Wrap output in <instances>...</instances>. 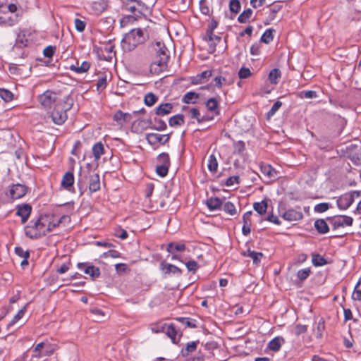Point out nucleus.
I'll return each instance as SVG.
<instances>
[{
	"mask_svg": "<svg viewBox=\"0 0 361 361\" xmlns=\"http://www.w3.org/2000/svg\"><path fill=\"white\" fill-rule=\"evenodd\" d=\"M52 219L53 214L41 216L32 225L25 227V235L32 239H37L45 235L55 228V224Z\"/></svg>",
	"mask_w": 361,
	"mask_h": 361,
	"instance_id": "1",
	"label": "nucleus"
},
{
	"mask_svg": "<svg viewBox=\"0 0 361 361\" xmlns=\"http://www.w3.org/2000/svg\"><path fill=\"white\" fill-rule=\"evenodd\" d=\"M154 49L156 55L150 65V72L159 74L166 68L169 54L167 48L161 42H156Z\"/></svg>",
	"mask_w": 361,
	"mask_h": 361,
	"instance_id": "2",
	"label": "nucleus"
},
{
	"mask_svg": "<svg viewBox=\"0 0 361 361\" xmlns=\"http://www.w3.org/2000/svg\"><path fill=\"white\" fill-rule=\"evenodd\" d=\"M146 38V35L142 29H133L122 39V48L125 51H130L138 44H142Z\"/></svg>",
	"mask_w": 361,
	"mask_h": 361,
	"instance_id": "3",
	"label": "nucleus"
},
{
	"mask_svg": "<svg viewBox=\"0 0 361 361\" xmlns=\"http://www.w3.org/2000/svg\"><path fill=\"white\" fill-rule=\"evenodd\" d=\"M73 106V100L69 97H66V101L63 104L58 103L54 107L53 111L50 112L49 118L56 125L63 124L67 119L66 111Z\"/></svg>",
	"mask_w": 361,
	"mask_h": 361,
	"instance_id": "4",
	"label": "nucleus"
},
{
	"mask_svg": "<svg viewBox=\"0 0 361 361\" xmlns=\"http://www.w3.org/2000/svg\"><path fill=\"white\" fill-rule=\"evenodd\" d=\"M37 100L44 109H48L52 106L54 107L58 103L63 104L66 99H61L59 94L56 92L47 90L38 96Z\"/></svg>",
	"mask_w": 361,
	"mask_h": 361,
	"instance_id": "5",
	"label": "nucleus"
},
{
	"mask_svg": "<svg viewBox=\"0 0 361 361\" xmlns=\"http://www.w3.org/2000/svg\"><path fill=\"white\" fill-rule=\"evenodd\" d=\"M326 220L332 227L333 230H337L340 228L351 226L353 223V219L349 216L336 215L328 217Z\"/></svg>",
	"mask_w": 361,
	"mask_h": 361,
	"instance_id": "6",
	"label": "nucleus"
},
{
	"mask_svg": "<svg viewBox=\"0 0 361 361\" xmlns=\"http://www.w3.org/2000/svg\"><path fill=\"white\" fill-rule=\"evenodd\" d=\"M169 134L148 133L146 135V140L150 145H164L169 142Z\"/></svg>",
	"mask_w": 361,
	"mask_h": 361,
	"instance_id": "7",
	"label": "nucleus"
},
{
	"mask_svg": "<svg viewBox=\"0 0 361 361\" xmlns=\"http://www.w3.org/2000/svg\"><path fill=\"white\" fill-rule=\"evenodd\" d=\"M78 267L79 269L83 271L85 274L89 275L93 280L100 276L99 269L94 266L86 263H78Z\"/></svg>",
	"mask_w": 361,
	"mask_h": 361,
	"instance_id": "8",
	"label": "nucleus"
},
{
	"mask_svg": "<svg viewBox=\"0 0 361 361\" xmlns=\"http://www.w3.org/2000/svg\"><path fill=\"white\" fill-rule=\"evenodd\" d=\"M353 202V194L345 193L337 200V206L340 209H347Z\"/></svg>",
	"mask_w": 361,
	"mask_h": 361,
	"instance_id": "9",
	"label": "nucleus"
},
{
	"mask_svg": "<svg viewBox=\"0 0 361 361\" xmlns=\"http://www.w3.org/2000/svg\"><path fill=\"white\" fill-rule=\"evenodd\" d=\"M348 149L350 159L356 164H361V146L350 145Z\"/></svg>",
	"mask_w": 361,
	"mask_h": 361,
	"instance_id": "10",
	"label": "nucleus"
},
{
	"mask_svg": "<svg viewBox=\"0 0 361 361\" xmlns=\"http://www.w3.org/2000/svg\"><path fill=\"white\" fill-rule=\"evenodd\" d=\"M10 195L11 198L17 200L23 197L27 192V188L22 184L13 185L10 189Z\"/></svg>",
	"mask_w": 361,
	"mask_h": 361,
	"instance_id": "11",
	"label": "nucleus"
},
{
	"mask_svg": "<svg viewBox=\"0 0 361 361\" xmlns=\"http://www.w3.org/2000/svg\"><path fill=\"white\" fill-rule=\"evenodd\" d=\"M31 211L32 207L28 204H24L17 207L16 215L21 217L22 224H25L27 221Z\"/></svg>",
	"mask_w": 361,
	"mask_h": 361,
	"instance_id": "12",
	"label": "nucleus"
},
{
	"mask_svg": "<svg viewBox=\"0 0 361 361\" xmlns=\"http://www.w3.org/2000/svg\"><path fill=\"white\" fill-rule=\"evenodd\" d=\"M282 217L286 221H294L302 219L303 217V214L299 210L290 209L283 214Z\"/></svg>",
	"mask_w": 361,
	"mask_h": 361,
	"instance_id": "13",
	"label": "nucleus"
},
{
	"mask_svg": "<svg viewBox=\"0 0 361 361\" xmlns=\"http://www.w3.org/2000/svg\"><path fill=\"white\" fill-rule=\"evenodd\" d=\"M173 104L171 103H163L159 104L155 109V114L157 116H164L171 113Z\"/></svg>",
	"mask_w": 361,
	"mask_h": 361,
	"instance_id": "14",
	"label": "nucleus"
},
{
	"mask_svg": "<svg viewBox=\"0 0 361 361\" xmlns=\"http://www.w3.org/2000/svg\"><path fill=\"white\" fill-rule=\"evenodd\" d=\"M160 266H161V271H163V273L165 275H169L170 274H181V270L178 267H176L175 265L165 263V262H161Z\"/></svg>",
	"mask_w": 361,
	"mask_h": 361,
	"instance_id": "15",
	"label": "nucleus"
},
{
	"mask_svg": "<svg viewBox=\"0 0 361 361\" xmlns=\"http://www.w3.org/2000/svg\"><path fill=\"white\" fill-rule=\"evenodd\" d=\"M260 171L264 176H266L270 179L276 178V176H277L276 171L271 165L262 164L260 166Z\"/></svg>",
	"mask_w": 361,
	"mask_h": 361,
	"instance_id": "16",
	"label": "nucleus"
},
{
	"mask_svg": "<svg viewBox=\"0 0 361 361\" xmlns=\"http://www.w3.org/2000/svg\"><path fill=\"white\" fill-rule=\"evenodd\" d=\"M89 190L90 192H97L100 189L99 176L97 173L90 175Z\"/></svg>",
	"mask_w": 361,
	"mask_h": 361,
	"instance_id": "17",
	"label": "nucleus"
},
{
	"mask_svg": "<svg viewBox=\"0 0 361 361\" xmlns=\"http://www.w3.org/2000/svg\"><path fill=\"white\" fill-rule=\"evenodd\" d=\"M164 333L171 339L173 343H177L179 341L180 336L178 335V331L173 324L167 325Z\"/></svg>",
	"mask_w": 361,
	"mask_h": 361,
	"instance_id": "18",
	"label": "nucleus"
},
{
	"mask_svg": "<svg viewBox=\"0 0 361 361\" xmlns=\"http://www.w3.org/2000/svg\"><path fill=\"white\" fill-rule=\"evenodd\" d=\"M107 2L104 0L95 1L92 4V9L96 15L101 14L107 8Z\"/></svg>",
	"mask_w": 361,
	"mask_h": 361,
	"instance_id": "19",
	"label": "nucleus"
},
{
	"mask_svg": "<svg viewBox=\"0 0 361 361\" xmlns=\"http://www.w3.org/2000/svg\"><path fill=\"white\" fill-rule=\"evenodd\" d=\"M74 183V176L72 172H66L61 180V186L66 189L69 190L71 187H72L73 184Z\"/></svg>",
	"mask_w": 361,
	"mask_h": 361,
	"instance_id": "20",
	"label": "nucleus"
},
{
	"mask_svg": "<svg viewBox=\"0 0 361 361\" xmlns=\"http://www.w3.org/2000/svg\"><path fill=\"white\" fill-rule=\"evenodd\" d=\"M314 227L317 232L320 234L326 233L329 231V227L327 222L322 219H319L315 221Z\"/></svg>",
	"mask_w": 361,
	"mask_h": 361,
	"instance_id": "21",
	"label": "nucleus"
},
{
	"mask_svg": "<svg viewBox=\"0 0 361 361\" xmlns=\"http://www.w3.org/2000/svg\"><path fill=\"white\" fill-rule=\"evenodd\" d=\"M151 123V120H148L147 121L142 119L137 120L133 122L132 128L135 132H138L140 130H144L147 128H150Z\"/></svg>",
	"mask_w": 361,
	"mask_h": 361,
	"instance_id": "22",
	"label": "nucleus"
},
{
	"mask_svg": "<svg viewBox=\"0 0 361 361\" xmlns=\"http://www.w3.org/2000/svg\"><path fill=\"white\" fill-rule=\"evenodd\" d=\"M207 206L211 211L219 209L222 205V201L219 197H210L207 200Z\"/></svg>",
	"mask_w": 361,
	"mask_h": 361,
	"instance_id": "23",
	"label": "nucleus"
},
{
	"mask_svg": "<svg viewBox=\"0 0 361 361\" xmlns=\"http://www.w3.org/2000/svg\"><path fill=\"white\" fill-rule=\"evenodd\" d=\"M169 124L171 127H178L184 124V116L177 114L169 118Z\"/></svg>",
	"mask_w": 361,
	"mask_h": 361,
	"instance_id": "24",
	"label": "nucleus"
},
{
	"mask_svg": "<svg viewBox=\"0 0 361 361\" xmlns=\"http://www.w3.org/2000/svg\"><path fill=\"white\" fill-rule=\"evenodd\" d=\"M132 118V116L128 113H123L121 111H118L115 113L114 116V119L117 122H121L123 121L124 122H130Z\"/></svg>",
	"mask_w": 361,
	"mask_h": 361,
	"instance_id": "25",
	"label": "nucleus"
},
{
	"mask_svg": "<svg viewBox=\"0 0 361 361\" xmlns=\"http://www.w3.org/2000/svg\"><path fill=\"white\" fill-rule=\"evenodd\" d=\"M198 343V341L188 343L185 348L181 350L183 356L185 357L188 356L190 353H193L197 349Z\"/></svg>",
	"mask_w": 361,
	"mask_h": 361,
	"instance_id": "26",
	"label": "nucleus"
},
{
	"mask_svg": "<svg viewBox=\"0 0 361 361\" xmlns=\"http://www.w3.org/2000/svg\"><path fill=\"white\" fill-rule=\"evenodd\" d=\"M90 64L87 61H84L80 64V66H78V64L76 66L71 65L70 66V69L76 73H82L87 72L90 69Z\"/></svg>",
	"mask_w": 361,
	"mask_h": 361,
	"instance_id": "27",
	"label": "nucleus"
},
{
	"mask_svg": "<svg viewBox=\"0 0 361 361\" xmlns=\"http://www.w3.org/2000/svg\"><path fill=\"white\" fill-rule=\"evenodd\" d=\"M198 98V94L194 92H188L183 96L182 102L185 104H195Z\"/></svg>",
	"mask_w": 361,
	"mask_h": 361,
	"instance_id": "28",
	"label": "nucleus"
},
{
	"mask_svg": "<svg viewBox=\"0 0 361 361\" xmlns=\"http://www.w3.org/2000/svg\"><path fill=\"white\" fill-rule=\"evenodd\" d=\"M92 153L95 160H99L104 154V146L101 142H97L92 147Z\"/></svg>",
	"mask_w": 361,
	"mask_h": 361,
	"instance_id": "29",
	"label": "nucleus"
},
{
	"mask_svg": "<svg viewBox=\"0 0 361 361\" xmlns=\"http://www.w3.org/2000/svg\"><path fill=\"white\" fill-rule=\"evenodd\" d=\"M282 341H283V339L282 338L276 337L269 343L268 347L270 350L273 351H279L281 347Z\"/></svg>",
	"mask_w": 361,
	"mask_h": 361,
	"instance_id": "30",
	"label": "nucleus"
},
{
	"mask_svg": "<svg viewBox=\"0 0 361 361\" xmlns=\"http://www.w3.org/2000/svg\"><path fill=\"white\" fill-rule=\"evenodd\" d=\"M281 76V71L278 68H274L271 70L269 74V80L271 84H277L279 78Z\"/></svg>",
	"mask_w": 361,
	"mask_h": 361,
	"instance_id": "31",
	"label": "nucleus"
},
{
	"mask_svg": "<svg viewBox=\"0 0 361 361\" xmlns=\"http://www.w3.org/2000/svg\"><path fill=\"white\" fill-rule=\"evenodd\" d=\"M190 116L192 118H195L198 123H202L204 121H209V120H212L213 118V117H205V116H202V117H200V111L197 109L196 108H192L190 110Z\"/></svg>",
	"mask_w": 361,
	"mask_h": 361,
	"instance_id": "32",
	"label": "nucleus"
},
{
	"mask_svg": "<svg viewBox=\"0 0 361 361\" xmlns=\"http://www.w3.org/2000/svg\"><path fill=\"white\" fill-rule=\"evenodd\" d=\"M167 324L166 323L159 322L150 325V329L152 332L158 334L165 332Z\"/></svg>",
	"mask_w": 361,
	"mask_h": 361,
	"instance_id": "33",
	"label": "nucleus"
},
{
	"mask_svg": "<svg viewBox=\"0 0 361 361\" xmlns=\"http://www.w3.org/2000/svg\"><path fill=\"white\" fill-rule=\"evenodd\" d=\"M267 203L265 200H262L260 202H255L253 204L254 209L259 214H264L266 213L267 209Z\"/></svg>",
	"mask_w": 361,
	"mask_h": 361,
	"instance_id": "34",
	"label": "nucleus"
},
{
	"mask_svg": "<svg viewBox=\"0 0 361 361\" xmlns=\"http://www.w3.org/2000/svg\"><path fill=\"white\" fill-rule=\"evenodd\" d=\"M312 262L315 267H321L327 264L326 259L319 254H313Z\"/></svg>",
	"mask_w": 361,
	"mask_h": 361,
	"instance_id": "35",
	"label": "nucleus"
},
{
	"mask_svg": "<svg viewBox=\"0 0 361 361\" xmlns=\"http://www.w3.org/2000/svg\"><path fill=\"white\" fill-rule=\"evenodd\" d=\"M167 251L173 253L175 251L182 252L185 250V245L181 243H171L167 245Z\"/></svg>",
	"mask_w": 361,
	"mask_h": 361,
	"instance_id": "36",
	"label": "nucleus"
},
{
	"mask_svg": "<svg viewBox=\"0 0 361 361\" xmlns=\"http://www.w3.org/2000/svg\"><path fill=\"white\" fill-rule=\"evenodd\" d=\"M206 106L209 111L215 113V114H219L218 102L216 99L210 98L208 99L206 103Z\"/></svg>",
	"mask_w": 361,
	"mask_h": 361,
	"instance_id": "37",
	"label": "nucleus"
},
{
	"mask_svg": "<svg viewBox=\"0 0 361 361\" xmlns=\"http://www.w3.org/2000/svg\"><path fill=\"white\" fill-rule=\"evenodd\" d=\"M53 223L55 224V228L58 226L60 224H68L71 221V218L68 215H63L61 217H59L54 214H53Z\"/></svg>",
	"mask_w": 361,
	"mask_h": 361,
	"instance_id": "38",
	"label": "nucleus"
},
{
	"mask_svg": "<svg viewBox=\"0 0 361 361\" xmlns=\"http://www.w3.org/2000/svg\"><path fill=\"white\" fill-rule=\"evenodd\" d=\"M157 97L152 92L147 93L144 98L145 105L148 106H153L157 101Z\"/></svg>",
	"mask_w": 361,
	"mask_h": 361,
	"instance_id": "39",
	"label": "nucleus"
},
{
	"mask_svg": "<svg viewBox=\"0 0 361 361\" xmlns=\"http://www.w3.org/2000/svg\"><path fill=\"white\" fill-rule=\"evenodd\" d=\"M208 169L211 172H216L218 169V162L214 155L212 154L209 156L208 159Z\"/></svg>",
	"mask_w": 361,
	"mask_h": 361,
	"instance_id": "40",
	"label": "nucleus"
},
{
	"mask_svg": "<svg viewBox=\"0 0 361 361\" xmlns=\"http://www.w3.org/2000/svg\"><path fill=\"white\" fill-rule=\"evenodd\" d=\"M244 255L250 257L255 264H258L261 260L262 253L248 250L247 253H244Z\"/></svg>",
	"mask_w": 361,
	"mask_h": 361,
	"instance_id": "41",
	"label": "nucleus"
},
{
	"mask_svg": "<svg viewBox=\"0 0 361 361\" xmlns=\"http://www.w3.org/2000/svg\"><path fill=\"white\" fill-rule=\"evenodd\" d=\"M252 11L250 8L245 10L238 18V20L241 23H247L251 18Z\"/></svg>",
	"mask_w": 361,
	"mask_h": 361,
	"instance_id": "42",
	"label": "nucleus"
},
{
	"mask_svg": "<svg viewBox=\"0 0 361 361\" xmlns=\"http://www.w3.org/2000/svg\"><path fill=\"white\" fill-rule=\"evenodd\" d=\"M273 32L272 29L267 30L261 37V42L265 44L270 43L274 39Z\"/></svg>",
	"mask_w": 361,
	"mask_h": 361,
	"instance_id": "43",
	"label": "nucleus"
},
{
	"mask_svg": "<svg viewBox=\"0 0 361 361\" xmlns=\"http://www.w3.org/2000/svg\"><path fill=\"white\" fill-rule=\"evenodd\" d=\"M0 97L6 102H9L13 100V93L6 89L0 88Z\"/></svg>",
	"mask_w": 361,
	"mask_h": 361,
	"instance_id": "44",
	"label": "nucleus"
},
{
	"mask_svg": "<svg viewBox=\"0 0 361 361\" xmlns=\"http://www.w3.org/2000/svg\"><path fill=\"white\" fill-rule=\"evenodd\" d=\"M157 161L160 165H165V166L169 167L170 159L167 153H161L157 157Z\"/></svg>",
	"mask_w": 361,
	"mask_h": 361,
	"instance_id": "45",
	"label": "nucleus"
},
{
	"mask_svg": "<svg viewBox=\"0 0 361 361\" xmlns=\"http://www.w3.org/2000/svg\"><path fill=\"white\" fill-rule=\"evenodd\" d=\"M307 331V326L298 324L293 329L292 333L296 336H298L300 334L305 333Z\"/></svg>",
	"mask_w": 361,
	"mask_h": 361,
	"instance_id": "46",
	"label": "nucleus"
},
{
	"mask_svg": "<svg viewBox=\"0 0 361 361\" xmlns=\"http://www.w3.org/2000/svg\"><path fill=\"white\" fill-rule=\"evenodd\" d=\"M300 98L312 99L318 97L317 92L313 90L302 91L298 93Z\"/></svg>",
	"mask_w": 361,
	"mask_h": 361,
	"instance_id": "47",
	"label": "nucleus"
},
{
	"mask_svg": "<svg viewBox=\"0 0 361 361\" xmlns=\"http://www.w3.org/2000/svg\"><path fill=\"white\" fill-rule=\"evenodd\" d=\"M352 298L353 300H360L361 301V279L356 284L354 291L352 295Z\"/></svg>",
	"mask_w": 361,
	"mask_h": 361,
	"instance_id": "48",
	"label": "nucleus"
},
{
	"mask_svg": "<svg viewBox=\"0 0 361 361\" xmlns=\"http://www.w3.org/2000/svg\"><path fill=\"white\" fill-rule=\"evenodd\" d=\"M325 329V324H324V321L321 319L318 323H317V329H316V337L317 338H321L323 336V332Z\"/></svg>",
	"mask_w": 361,
	"mask_h": 361,
	"instance_id": "49",
	"label": "nucleus"
},
{
	"mask_svg": "<svg viewBox=\"0 0 361 361\" xmlns=\"http://www.w3.org/2000/svg\"><path fill=\"white\" fill-rule=\"evenodd\" d=\"M224 210L230 215H235L237 212L235 205L231 202H226L224 204Z\"/></svg>",
	"mask_w": 361,
	"mask_h": 361,
	"instance_id": "50",
	"label": "nucleus"
},
{
	"mask_svg": "<svg viewBox=\"0 0 361 361\" xmlns=\"http://www.w3.org/2000/svg\"><path fill=\"white\" fill-rule=\"evenodd\" d=\"M311 273L310 268L300 269L297 273V276L300 281H304L310 276Z\"/></svg>",
	"mask_w": 361,
	"mask_h": 361,
	"instance_id": "51",
	"label": "nucleus"
},
{
	"mask_svg": "<svg viewBox=\"0 0 361 361\" xmlns=\"http://www.w3.org/2000/svg\"><path fill=\"white\" fill-rule=\"evenodd\" d=\"M229 9L234 13H238L240 9V3L239 0H231L229 3Z\"/></svg>",
	"mask_w": 361,
	"mask_h": 361,
	"instance_id": "52",
	"label": "nucleus"
},
{
	"mask_svg": "<svg viewBox=\"0 0 361 361\" xmlns=\"http://www.w3.org/2000/svg\"><path fill=\"white\" fill-rule=\"evenodd\" d=\"M26 307H23L21 310L18 311V312L13 317V319L8 324V326L14 325L17 322H18L24 315L25 312Z\"/></svg>",
	"mask_w": 361,
	"mask_h": 361,
	"instance_id": "53",
	"label": "nucleus"
},
{
	"mask_svg": "<svg viewBox=\"0 0 361 361\" xmlns=\"http://www.w3.org/2000/svg\"><path fill=\"white\" fill-rule=\"evenodd\" d=\"M154 122H155L156 125L154 127H152V126L150 127V128L161 131V130H164L167 127L166 123L161 119H158V118H155Z\"/></svg>",
	"mask_w": 361,
	"mask_h": 361,
	"instance_id": "54",
	"label": "nucleus"
},
{
	"mask_svg": "<svg viewBox=\"0 0 361 361\" xmlns=\"http://www.w3.org/2000/svg\"><path fill=\"white\" fill-rule=\"evenodd\" d=\"M169 168V167L165 166V165L159 164L156 167V172L159 176L165 177L168 173Z\"/></svg>",
	"mask_w": 361,
	"mask_h": 361,
	"instance_id": "55",
	"label": "nucleus"
},
{
	"mask_svg": "<svg viewBox=\"0 0 361 361\" xmlns=\"http://www.w3.org/2000/svg\"><path fill=\"white\" fill-rule=\"evenodd\" d=\"M282 103L280 101L276 102L270 109V110L267 113L268 117L272 116L275 114V113L279 109V108L281 106Z\"/></svg>",
	"mask_w": 361,
	"mask_h": 361,
	"instance_id": "56",
	"label": "nucleus"
},
{
	"mask_svg": "<svg viewBox=\"0 0 361 361\" xmlns=\"http://www.w3.org/2000/svg\"><path fill=\"white\" fill-rule=\"evenodd\" d=\"M106 84H107L106 77L99 78L97 81V90L100 92V91L104 90L106 87Z\"/></svg>",
	"mask_w": 361,
	"mask_h": 361,
	"instance_id": "57",
	"label": "nucleus"
},
{
	"mask_svg": "<svg viewBox=\"0 0 361 361\" xmlns=\"http://www.w3.org/2000/svg\"><path fill=\"white\" fill-rule=\"evenodd\" d=\"M251 75L250 70L248 68L243 67L238 72V76L241 79L247 78Z\"/></svg>",
	"mask_w": 361,
	"mask_h": 361,
	"instance_id": "58",
	"label": "nucleus"
},
{
	"mask_svg": "<svg viewBox=\"0 0 361 361\" xmlns=\"http://www.w3.org/2000/svg\"><path fill=\"white\" fill-rule=\"evenodd\" d=\"M115 269L118 274L126 272L129 270L128 265L124 263H119L115 265Z\"/></svg>",
	"mask_w": 361,
	"mask_h": 361,
	"instance_id": "59",
	"label": "nucleus"
},
{
	"mask_svg": "<svg viewBox=\"0 0 361 361\" xmlns=\"http://www.w3.org/2000/svg\"><path fill=\"white\" fill-rule=\"evenodd\" d=\"M329 208L328 203H319L314 207V211L318 213H322L327 211Z\"/></svg>",
	"mask_w": 361,
	"mask_h": 361,
	"instance_id": "60",
	"label": "nucleus"
},
{
	"mask_svg": "<svg viewBox=\"0 0 361 361\" xmlns=\"http://www.w3.org/2000/svg\"><path fill=\"white\" fill-rule=\"evenodd\" d=\"M15 253L23 258H29L30 253L28 251H25L21 247H16L15 248Z\"/></svg>",
	"mask_w": 361,
	"mask_h": 361,
	"instance_id": "61",
	"label": "nucleus"
},
{
	"mask_svg": "<svg viewBox=\"0 0 361 361\" xmlns=\"http://www.w3.org/2000/svg\"><path fill=\"white\" fill-rule=\"evenodd\" d=\"M75 29L78 31V32H82L84 31L85 28V23L78 18H75Z\"/></svg>",
	"mask_w": 361,
	"mask_h": 361,
	"instance_id": "62",
	"label": "nucleus"
},
{
	"mask_svg": "<svg viewBox=\"0 0 361 361\" xmlns=\"http://www.w3.org/2000/svg\"><path fill=\"white\" fill-rule=\"evenodd\" d=\"M185 265L189 271L195 272L198 268V264L195 260L188 262Z\"/></svg>",
	"mask_w": 361,
	"mask_h": 361,
	"instance_id": "63",
	"label": "nucleus"
},
{
	"mask_svg": "<svg viewBox=\"0 0 361 361\" xmlns=\"http://www.w3.org/2000/svg\"><path fill=\"white\" fill-rule=\"evenodd\" d=\"M87 179V175H83L82 172L80 173L79 178L78 180V185L80 190L85 187V181Z\"/></svg>",
	"mask_w": 361,
	"mask_h": 361,
	"instance_id": "64",
	"label": "nucleus"
}]
</instances>
